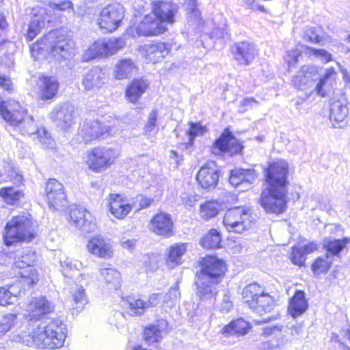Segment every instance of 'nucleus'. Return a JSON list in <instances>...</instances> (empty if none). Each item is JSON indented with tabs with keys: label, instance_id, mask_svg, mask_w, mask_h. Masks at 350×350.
I'll use <instances>...</instances> for the list:
<instances>
[{
	"label": "nucleus",
	"instance_id": "46",
	"mask_svg": "<svg viewBox=\"0 0 350 350\" xmlns=\"http://www.w3.org/2000/svg\"><path fill=\"white\" fill-rule=\"evenodd\" d=\"M18 323L16 314H6L0 319V338L10 331Z\"/></svg>",
	"mask_w": 350,
	"mask_h": 350
},
{
	"label": "nucleus",
	"instance_id": "14",
	"mask_svg": "<svg viewBox=\"0 0 350 350\" xmlns=\"http://www.w3.org/2000/svg\"><path fill=\"white\" fill-rule=\"evenodd\" d=\"M226 271L225 262L217 256H207L202 259V268L196 275H204L213 282L219 283Z\"/></svg>",
	"mask_w": 350,
	"mask_h": 350
},
{
	"label": "nucleus",
	"instance_id": "45",
	"mask_svg": "<svg viewBox=\"0 0 350 350\" xmlns=\"http://www.w3.org/2000/svg\"><path fill=\"white\" fill-rule=\"evenodd\" d=\"M23 196V192L14 187H7L0 189V196L8 204H13L15 202L18 201Z\"/></svg>",
	"mask_w": 350,
	"mask_h": 350
},
{
	"label": "nucleus",
	"instance_id": "6",
	"mask_svg": "<svg viewBox=\"0 0 350 350\" xmlns=\"http://www.w3.org/2000/svg\"><path fill=\"white\" fill-rule=\"evenodd\" d=\"M119 152L107 146H97L87 152L86 163L95 172H101L114 163Z\"/></svg>",
	"mask_w": 350,
	"mask_h": 350
},
{
	"label": "nucleus",
	"instance_id": "23",
	"mask_svg": "<svg viewBox=\"0 0 350 350\" xmlns=\"http://www.w3.org/2000/svg\"><path fill=\"white\" fill-rule=\"evenodd\" d=\"M178 10V5L172 1H159L152 2V13L164 24H172Z\"/></svg>",
	"mask_w": 350,
	"mask_h": 350
},
{
	"label": "nucleus",
	"instance_id": "24",
	"mask_svg": "<svg viewBox=\"0 0 350 350\" xmlns=\"http://www.w3.org/2000/svg\"><path fill=\"white\" fill-rule=\"evenodd\" d=\"M256 178L254 170L236 168L231 170L229 182L234 187H239V191H244L250 187Z\"/></svg>",
	"mask_w": 350,
	"mask_h": 350
},
{
	"label": "nucleus",
	"instance_id": "48",
	"mask_svg": "<svg viewBox=\"0 0 350 350\" xmlns=\"http://www.w3.org/2000/svg\"><path fill=\"white\" fill-rule=\"evenodd\" d=\"M336 72L334 68L331 67L326 70L324 76L320 79L319 81L315 86V90L319 95L324 96L325 92L323 91V86L325 85L327 83L330 85L332 81L334 79Z\"/></svg>",
	"mask_w": 350,
	"mask_h": 350
},
{
	"label": "nucleus",
	"instance_id": "39",
	"mask_svg": "<svg viewBox=\"0 0 350 350\" xmlns=\"http://www.w3.org/2000/svg\"><path fill=\"white\" fill-rule=\"evenodd\" d=\"M332 262L333 259L330 258L329 254L318 257L311 266L314 275L318 276L322 273H326L330 269Z\"/></svg>",
	"mask_w": 350,
	"mask_h": 350
},
{
	"label": "nucleus",
	"instance_id": "61",
	"mask_svg": "<svg viewBox=\"0 0 350 350\" xmlns=\"http://www.w3.org/2000/svg\"><path fill=\"white\" fill-rule=\"evenodd\" d=\"M282 332V326L274 325V326H266L262 328V335L265 337H269L272 335L276 336Z\"/></svg>",
	"mask_w": 350,
	"mask_h": 350
},
{
	"label": "nucleus",
	"instance_id": "21",
	"mask_svg": "<svg viewBox=\"0 0 350 350\" xmlns=\"http://www.w3.org/2000/svg\"><path fill=\"white\" fill-rule=\"evenodd\" d=\"M196 295L202 302L212 304L215 301L217 294V284L211 280L207 279L204 275H196Z\"/></svg>",
	"mask_w": 350,
	"mask_h": 350
},
{
	"label": "nucleus",
	"instance_id": "30",
	"mask_svg": "<svg viewBox=\"0 0 350 350\" xmlns=\"http://www.w3.org/2000/svg\"><path fill=\"white\" fill-rule=\"evenodd\" d=\"M167 321L165 319L158 320L155 324L146 327L144 332V339L149 345L159 342L163 334L167 332Z\"/></svg>",
	"mask_w": 350,
	"mask_h": 350
},
{
	"label": "nucleus",
	"instance_id": "31",
	"mask_svg": "<svg viewBox=\"0 0 350 350\" xmlns=\"http://www.w3.org/2000/svg\"><path fill=\"white\" fill-rule=\"evenodd\" d=\"M39 87L41 98L49 100L57 94L59 83L55 77L42 75L40 78Z\"/></svg>",
	"mask_w": 350,
	"mask_h": 350
},
{
	"label": "nucleus",
	"instance_id": "11",
	"mask_svg": "<svg viewBox=\"0 0 350 350\" xmlns=\"http://www.w3.org/2000/svg\"><path fill=\"white\" fill-rule=\"evenodd\" d=\"M36 260V254L29 249H26L21 254H18L15 261L14 266L20 269H24L20 272L21 278L24 279L23 282L29 286H33L38 280V273L31 267V265Z\"/></svg>",
	"mask_w": 350,
	"mask_h": 350
},
{
	"label": "nucleus",
	"instance_id": "49",
	"mask_svg": "<svg viewBox=\"0 0 350 350\" xmlns=\"http://www.w3.org/2000/svg\"><path fill=\"white\" fill-rule=\"evenodd\" d=\"M305 53L309 57L313 56L314 58L320 59L323 63H327L332 60V54L323 49H317L306 46Z\"/></svg>",
	"mask_w": 350,
	"mask_h": 350
},
{
	"label": "nucleus",
	"instance_id": "59",
	"mask_svg": "<svg viewBox=\"0 0 350 350\" xmlns=\"http://www.w3.org/2000/svg\"><path fill=\"white\" fill-rule=\"evenodd\" d=\"M180 293L178 288V282L171 287L169 292L165 296V301H168L169 300L174 301L176 300L180 297Z\"/></svg>",
	"mask_w": 350,
	"mask_h": 350
},
{
	"label": "nucleus",
	"instance_id": "15",
	"mask_svg": "<svg viewBox=\"0 0 350 350\" xmlns=\"http://www.w3.org/2000/svg\"><path fill=\"white\" fill-rule=\"evenodd\" d=\"M243 146L228 129H226L221 136L213 143L211 152L215 155L228 152L231 154L240 152Z\"/></svg>",
	"mask_w": 350,
	"mask_h": 350
},
{
	"label": "nucleus",
	"instance_id": "36",
	"mask_svg": "<svg viewBox=\"0 0 350 350\" xmlns=\"http://www.w3.org/2000/svg\"><path fill=\"white\" fill-rule=\"evenodd\" d=\"M350 239L345 237L342 239L325 238L323 241V247L326 250V254H329L330 258L333 257H339L340 252L349 243Z\"/></svg>",
	"mask_w": 350,
	"mask_h": 350
},
{
	"label": "nucleus",
	"instance_id": "26",
	"mask_svg": "<svg viewBox=\"0 0 350 350\" xmlns=\"http://www.w3.org/2000/svg\"><path fill=\"white\" fill-rule=\"evenodd\" d=\"M234 59L241 64H250L257 55L255 44L248 41L236 43L232 49Z\"/></svg>",
	"mask_w": 350,
	"mask_h": 350
},
{
	"label": "nucleus",
	"instance_id": "35",
	"mask_svg": "<svg viewBox=\"0 0 350 350\" xmlns=\"http://www.w3.org/2000/svg\"><path fill=\"white\" fill-rule=\"evenodd\" d=\"M148 83L142 79H134L126 89V97L129 101L136 103L148 88Z\"/></svg>",
	"mask_w": 350,
	"mask_h": 350
},
{
	"label": "nucleus",
	"instance_id": "53",
	"mask_svg": "<svg viewBox=\"0 0 350 350\" xmlns=\"http://www.w3.org/2000/svg\"><path fill=\"white\" fill-rule=\"evenodd\" d=\"M36 135L43 146L46 148H53L54 147L55 142L46 129H40Z\"/></svg>",
	"mask_w": 350,
	"mask_h": 350
},
{
	"label": "nucleus",
	"instance_id": "1",
	"mask_svg": "<svg viewBox=\"0 0 350 350\" xmlns=\"http://www.w3.org/2000/svg\"><path fill=\"white\" fill-rule=\"evenodd\" d=\"M288 165L284 161L270 164L266 170L267 187L262 190L259 202L269 213H282L286 207Z\"/></svg>",
	"mask_w": 350,
	"mask_h": 350
},
{
	"label": "nucleus",
	"instance_id": "56",
	"mask_svg": "<svg viewBox=\"0 0 350 350\" xmlns=\"http://www.w3.org/2000/svg\"><path fill=\"white\" fill-rule=\"evenodd\" d=\"M182 202L186 207H193L199 200L200 196L193 192H185L181 196Z\"/></svg>",
	"mask_w": 350,
	"mask_h": 350
},
{
	"label": "nucleus",
	"instance_id": "16",
	"mask_svg": "<svg viewBox=\"0 0 350 350\" xmlns=\"http://www.w3.org/2000/svg\"><path fill=\"white\" fill-rule=\"evenodd\" d=\"M196 180L204 189H215L219 180V169L215 162L208 161L202 165L198 171Z\"/></svg>",
	"mask_w": 350,
	"mask_h": 350
},
{
	"label": "nucleus",
	"instance_id": "8",
	"mask_svg": "<svg viewBox=\"0 0 350 350\" xmlns=\"http://www.w3.org/2000/svg\"><path fill=\"white\" fill-rule=\"evenodd\" d=\"M252 219L250 208L236 206L226 211L223 224L228 231L241 233L250 227Z\"/></svg>",
	"mask_w": 350,
	"mask_h": 350
},
{
	"label": "nucleus",
	"instance_id": "3",
	"mask_svg": "<svg viewBox=\"0 0 350 350\" xmlns=\"http://www.w3.org/2000/svg\"><path fill=\"white\" fill-rule=\"evenodd\" d=\"M75 42L65 29L49 31L30 47L31 57L35 60L46 58L49 55L68 59L75 55Z\"/></svg>",
	"mask_w": 350,
	"mask_h": 350
},
{
	"label": "nucleus",
	"instance_id": "64",
	"mask_svg": "<svg viewBox=\"0 0 350 350\" xmlns=\"http://www.w3.org/2000/svg\"><path fill=\"white\" fill-rule=\"evenodd\" d=\"M136 202H139V206L137 210L148 208L153 202V200L144 196H138L136 197Z\"/></svg>",
	"mask_w": 350,
	"mask_h": 350
},
{
	"label": "nucleus",
	"instance_id": "50",
	"mask_svg": "<svg viewBox=\"0 0 350 350\" xmlns=\"http://www.w3.org/2000/svg\"><path fill=\"white\" fill-rule=\"evenodd\" d=\"M44 26V21L40 20L39 18L32 19L28 26L27 38L29 41L32 40L38 33H40V31Z\"/></svg>",
	"mask_w": 350,
	"mask_h": 350
},
{
	"label": "nucleus",
	"instance_id": "10",
	"mask_svg": "<svg viewBox=\"0 0 350 350\" xmlns=\"http://www.w3.org/2000/svg\"><path fill=\"white\" fill-rule=\"evenodd\" d=\"M125 44L121 38H111L94 42L84 55L85 60L88 61L99 57L111 55L122 49Z\"/></svg>",
	"mask_w": 350,
	"mask_h": 350
},
{
	"label": "nucleus",
	"instance_id": "18",
	"mask_svg": "<svg viewBox=\"0 0 350 350\" xmlns=\"http://www.w3.org/2000/svg\"><path fill=\"white\" fill-rule=\"evenodd\" d=\"M166 25L152 12L146 15L137 27L139 36H152L163 33L167 31Z\"/></svg>",
	"mask_w": 350,
	"mask_h": 350
},
{
	"label": "nucleus",
	"instance_id": "42",
	"mask_svg": "<svg viewBox=\"0 0 350 350\" xmlns=\"http://www.w3.org/2000/svg\"><path fill=\"white\" fill-rule=\"evenodd\" d=\"M221 241L219 232L212 229L202 239L200 244L205 249H215L219 247Z\"/></svg>",
	"mask_w": 350,
	"mask_h": 350
},
{
	"label": "nucleus",
	"instance_id": "47",
	"mask_svg": "<svg viewBox=\"0 0 350 350\" xmlns=\"http://www.w3.org/2000/svg\"><path fill=\"white\" fill-rule=\"evenodd\" d=\"M303 38L305 41L319 44L323 40V33L321 27H308L304 31Z\"/></svg>",
	"mask_w": 350,
	"mask_h": 350
},
{
	"label": "nucleus",
	"instance_id": "2",
	"mask_svg": "<svg viewBox=\"0 0 350 350\" xmlns=\"http://www.w3.org/2000/svg\"><path fill=\"white\" fill-rule=\"evenodd\" d=\"M29 331H23L18 335V341L37 349H55L61 347L66 334L65 325L59 319H53L46 325L31 324Z\"/></svg>",
	"mask_w": 350,
	"mask_h": 350
},
{
	"label": "nucleus",
	"instance_id": "51",
	"mask_svg": "<svg viewBox=\"0 0 350 350\" xmlns=\"http://www.w3.org/2000/svg\"><path fill=\"white\" fill-rule=\"evenodd\" d=\"M158 111L153 109L148 116L147 122L144 126V132L148 135H151L152 133L157 132V120Z\"/></svg>",
	"mask_w": 350,
	"mask_h": 350
},
{
	"label": "nucleus",
	"instance_id": "17",
	"mask_svg": "<svg viewBox=\"0 0 350 350\" xmlns=\"http://www.w3.org/2000/svg\"><path fill=\"white\" fill-rule=\"evenodd\" d=\"M107 79L108 74L105 69L94 66L85 74L81 83L85 92L94 93L105 85Z\"/></svg>",
	"mask_w": 350,
	"mask_h": 350
},
{
	"label": "nucleus",
	"instance_id": "4",
	"mask_svg": "<svg viewBox=\"0 0 350 350\" xmlns=\"http://www.w3.org/2000/svg\"><path fill=\"white\" fill-rule=\"evenodd\" d=\"M243 299L250 308L256 314L262 315L273 311L275 307L273 297L265 292L257 283H252L243 290Z\"/></svg>",
	"mask_w": 350,
	"mask_h": 350
},
{
	"label": "nucleus",
	"instance_id": "62",
	"mask_svg": "<svg viewBox=\"0 0 350 350\" xmlns=\"http://www.w3.org/2000/svg\"><path fill=\"white\" fill-rule=\"evenodd\" d=\"M254 104H257V101L253 98H247L243 99L239 108V113L245 112L249 108L252 107Z\"/></svg>",
	"mask_w": 350,
	"mask_h": 350
},
{
	"label": "nucleus",
	"instance_id": "12",
	"mask_svg": "<svg viewBox=\"0 0 350 350\" xmlns=\"http://www.w3.org/2000/svg\"><path fill=\"white\" fill-rule=\"evenodd\" d=\"M46 200L53 211H63L68 206V200L63 185L56 179H50L45 187Z\"/></svg>",
	"mask_w": 350,
	"mask_h": 350
},
{
	"label": "nucleus",
	"instance_id": "60",
	"mask_svg": "<svg viewBox=\"0 0 350 350\" xmlns=\"http://www.w3.org/2000/svg\"><path fill=\"white\" fill-rule=\"evenodd\" d=\"M202 133V127L200 126L197 123H191L190 128L189 131L187 132L189 137V140L191 143L193 142V139L198 135L200 133Z\"/></svg>",
	"mask_w": 350,
	"mask_h": 350
},
{
	"label": "nucleus",
	"instance_id": "37",
	"mask_svg": "<svg viewBox=\"0 0 350 350\" xmlns=\"http://www.w3.org/2000/svg\"><path fill=\"white\" fill-rule=\"evenodd\" d=\"M250 324L243 319H238L231 321L228 325L222 329L223 334L245 335L250 329Z\"/></svg>",
	"mask_w": 350,
	"mask_h": 350
},
{
	"label": "nucleus",
	"instance_id": "20",
	"mask_svg": "<svg viewBox=\"0 0 350 350\" xmlns=\"http://www.w3.org/2000/svg\"><path fill=\"white\" fill-rule=\"evenodd\" d=\"M75 107L69 103H64L53 108L50 113V118L60 129L66 130L72 124Z\"/></svg>",
	"mask_w": 350,
	"mask_h": 350
},
{
	"label": "nucleus",
	"instance_id": "34",
	"mask_svg": "<svg viewBox=\"0 0 350 350\" xmlns=\"http://www.w3.org/2000/svg\"><path fill=\"white\" fill-rule=\"evenodd\" d=\"M348 108L347 100L345 98L336 100L333 98L330 104V115L331 121L335 122L336 124L342 122L348 115Z\"/></svg>",
	"mask_w": 350,
	"mask_h": 350
},
{
	"label": "nucleus",
	"instance_id": "40",
	"mask_svg": "<svg viewBox=\"0 0 350 350\" xmlns=\"http://www.w3.org/2000/svg\"><path fill=\"white\" fill-rule=\"evenodd\" d=\"M186 251L185 244H177L170 248L167 265L170 269L174 268L180 263L181 257Z\"/></svg>",
	"mask_w": 350,
	"mask_h": 350
},
{
	"label": "nucleus",
	"instance_id": "28",
	"mask_svg": "<svg viewBox=\"0 0 350 350\" xmlns=\"http://www.w3.org/2000/svg\"><path fill=\"white\" fill-rule=\"evenodd\" d=\"M129 201L119 194H111L109 202L110 213L118 219L124 218L131 211L133 206Z\"/></svg>",
	"mask_w": 350,
	"mask_h": 350
},
{
	"label": "nucleus",
	"instance_id": "63",
	"mask_svg": "<svg viewBox=\"0 0 350 350\" xmlns=\"http://www.w3.org/2000/svg\"><path fill=\"white\" fill-rule=\"evenodd\" d=\"M49 6L51 8L63 11L69 8H72V3L70 1L66 0L59 3L50 2Z\"/></svg>",
	"mask_w": 350,
	"mask_h": 350
},
{
	"label": "nucleus",
	"instance_id": "44",
	"mask_svg": "<svg viewBox=\"0 0 350 350\" xmlns=\"http://www.w3.org/2000/svg\"><path fill=\"white\" fill-rule=\"evenodd\" d=\"M72 300L77 308L82 309L88 303V297L82 286L76 285L70 291Z\"/></svg>",
	"mask_w": 350,
	"mask_h": 350
},
{
	"label": "nucleus",
	"instance_id": "57",
	"mask_svg": "<svg viewBox=\"0 0 350 350\" xmlns=\"http://www.w3.org/2000/svg\"><path fill=\"white\" fill-rule=\"evenodd\" d=\"M212 35L217 38L221 39L224 42L230 40V33L226 27H217L213 30Z\"/></svg>",
	"mask_w": 350,
	"mask_h": 350
},
{
	"label": "nucleus",
	"instance_id": "13",
	"mask_svg": "<svg viewBox=\"0 0 350 350\" xmlns=\"http://www.w3.org/2000/svg\"><path fill=\"white\" fill-rule=\"evenodd\" d=\"M69 223L84 233L94 232L96 224L92 214L84 208L72 205L70 209Z\"/></svg>",
	"mask_w": 350,
	"mask_h": 350
},
{
	"label": "nucleus",
	"instance_id": "32",
	"mask_svg": "<svg viewBox=\"0 0 350 350\" xmlns=\"http://www.w3.org/2000/svg\"><path fill=\"white\" fill-rule=\"evenodd\" d=\"M87 247L90 253L102 258L111 257L112 255L110 244L107 243L100 235H96L90 239Z\"/></svg>",
	"mask_w": 350,
	"mask_h": 350
},
{
	"label": "nucleus",
	"instance_id": "43",
	"mask_svg": "<svg viewBox=\"0 0 350 350\" xmlns=\"http://www.w3.org/2000/svg\"><path fill=\"white\" fill-rule=\"evenodd\" d=\"M123 302L128 306L131 315H141L144 312L146 308H148L146 301L134 297H128L123 300Z\"/></svg>",
	"mask_w": 350,
	"mask_h": 350
},
{
	"label": "nucleus",
	"instance_id": "25",
	"mask_svg": "<svg viewBox=\"0 0 350 350\" xmlns=\"http://www.w3.org/2000/svg\"><path fill=\"white\" fill-rule=\"evenodd\" d=\"M317 79L318 72L316 67L303 66L292 81L297 89L305 90L312 87Z\"/></svg>",
	"mask_w": 350,
	"mask_h": 350
},
{
	"label": "nucleus",
	"instance_id": "29",
	"mask_svg": "<svg viewBox=\"0 0 350 350\" xmlns=\"http://www.w3.org/2000/svg\"><path fill=\"white\" fill-rule=\"evenodd\" d=\"M308 308V303L305 297V293L302 291H296L288 302V314L295 319L302 315Z\"/></svg>",
	"mask_w": 350,
	"mask_h": 350
},
{
	"label": "nucleus",
	"instance_id": "19",
	"mask_svg": "<svg viewBox=\"0 0 350 350\" xmlns=\"http://www.w3.org/2000/svg\"><path fill=\"white\" fill-rule=\"evenodd\" d=\"M111 134L110 126L103 125L97 120L85 121L79 131V135L86 143Z\"/></svg>",
	"mask_w": 350,
	"mask_h": 350
},
{
	"label": "nucleus",
	"instance_id": "52",
	"mask_svg": "<svg viewBox=\"0 0 350 350\" xmlns=\"http://www.w3.org/2000/svg\"><path fill=\"white\" fill-rule=\"evenodd\" d=\"M16 297L15 292V286H10V289L5 288H0V304L6 306L14 302V299Z\"/></svg>",
	"mask_w": 350,
	"mask_h": 350
},
{
	"label": "nucleus",
	"instance_id": "7",
	"mask_svg": "<svg viewBox=\"0 0 350 350\" xmlns=\"http://www.w3.org/2000/svg\"><path fill=\"white\" fill-rule=\"evenodd\" d=\"M55 304L45 296L32 297L26 304L24 317L28 326L42 321L45 317L53 313Z\"/></svg>",
	"mask_w": 350,
	"mask_h": 350
},
{
	"label": "nucleus",
	"instance_id": "54",
	"mask_svg": "<svg viewBox=\"0 0 350 350\" xmlns=\"http://www.w3.org/2000/svg\"><path fill=\"white\" fill-rule=\"evenodd\" d=\"M291 260L293 264L299 267L304 266L306 260L304 251L300 247L296 246L293 247Z\"/></svg>",
	"mask_w": 350,
	"mask_h": 350
},
{
	"label": "nucleus",
	"instance_id": "22",
	"mask_svg": "<svg viewBox=\"0 0 350 350\" xmlns=\"http://www.w3.org/2000/svg\"><path fill=\"white\" fill-rule=\"evenodd\" d=\"M173 227L174 223L171 215L163 212L154 215L149 224V228L152 232L165 237H169L173 234Z\"/></svg>",
	"mask_w": 350,
	"mask_h": 350
},
{
	"label": "nucleus",
	"instance_id": "5",
	"mask_svg": "<svg viewBox=\"0 0 350 350\" xmlns=\"http://www.w3.org/2000/svg\"><path fill=\"white\" fill-rule=\"evenodd\" d=\"M31 226V220L24 215L12 217L5 227V244L11 245L22 241H30L33 238Z\"/></svg>",
	"mask_w": 350,
	"mask_h": 350
},
{
	"label": "nucleus",
	"instance_id": "27",
	"mask_svg": "<svg viewBox=\"0 0 350 350\" xmlns=\"http://www.w3.org/2000/svg\"><path fill=\"white\" fill-rule=\"evenodd\" d=\"M170 46L165 42H155L142 46L141 52L149 62L155 64L170 53Z\"/></svg>",
	"mask_w": 350,
	"mask_h": 350
},
{
	"label": "nucleus",
	"instance_id": "33",
	"mask_svg": "<svg viewBox=\"0 0 350 350\" xmlns=\"http://www.w3.org/2000/svg\"><path fill=\"white\" fill-rule=\"evenodd\" d=\"M137 66L130 58H122L115 65L113 77L118 80H123L131 77L136 71Z\"/></svg>",
	"mask_w": 350,
	"mask_h": 350
},
{
	"label": "nucleus",
	"instance_id": "9",
	"mask_svg": "<svg viewBox=\"0 0 350 350\" xmlns=\"http://www.w3.org/2000/svg\"><path fill=\"white\" fill-rule=\"evenodd\" d=\"M124 17V9L118 3L104 7L100 12L98 25L100 29L111 32L116 30Z\"/></svg>",
	"mask_w": 350,
	"mask_h": 350
},
{
	"label": "nucleus",
	"instance_id": "38",
	"mask_svg": "<svg viewBox=\"0 0 350 350\" xmlns=\"http://www.w3.org/2000/svg\"><path fill=\"white\" fill-rule=\"evenodd\" d=\"M99 272L104 278L105 282L110 285V288L118 290L120 287V273L111 266L107 267H102Z\"/></svg>",
	"mask_w": 350,
	"mask_h": 350
},
{
	"label": "nucleus",
	"instance_id": "55",
	"mask_svg": "<svg viewBox=\"0 0 350 350\" xmlns=\"http://www.w3.org/2000/svg\"><path fill=\"white\" fill-rule=\"evenodd\" d=\"M301 51L297 48L293 49L287 53L284 59L288 64V68L291 69L296 66L298 62V58L301 56Z\"/></svg>",
	"mask_w": 350,
	"mask_h": 350
},
{
	"label": "nucleus",
	"instance_id": "58",
	"mask_svg": "<svg viewBox=\"0 0 350 350\" xmlns=\"http://www.w3.org/2000/svg\"><path fill=\"white\" fill-rule=\"evenodd\" d=\"M232 307L233 304L230 299V295L228 292H226L224 295L222 301L220 304L219 310L222 312H228L232 308Z\"/></svg>",
	"mask_w": 350,
	"mask_h": 350
},
{
	"label": "nucleus",
	"instance_id": "41",
	"mask_svg": "<svg viewBox=\"0 0 350 350\" xmlns=\"http://www.w3.org/2000/svg\"><path fill=\"white\" fill-rule=\"evenodd\" d=\"M220 204L216 201H207L200 206V217L206 220L215 217L219 213Z\"/></svg>",
	"mask_w": 350,
	"mask_h": 350
}]
</instances>
